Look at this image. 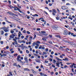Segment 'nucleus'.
Returning <instances> with one entry per match:
<instances>
[{
	"label": "nucleus",
	"mask_w": 76,
	"mask_h": 76,
	"mask_svg": "<svg viewBox=\"0 0 76 76\" xmlns=\"http://www.w3.org/2000/svg\"><path fill=\"white\" fill-rule=\"evenodd\" d=\"M12 37H15V36H16V35H15L14 34H12Z\"/></svg>",
	"instance_id": "52"
},
{
	"label": "nucleus",
	"mask_w": 76,
	"mask_h": 76,
	"mask_svg": "<svg viewBox=\"0 0 76 76\" xmlns=\"http://www.w3.org/2000/svg\"><path fill=\"white\" fill-rule=\"evenodd\" d=\"M31 70H32V72H33V73H37V72L35 71H34V69H32Z\"/></svg>",
	"instance_id": "9"
},
{
	"label": "nucleus",
	"mask_w": 76,
	"mask_h": 76,
	"mask_svg": "<svg viewBox=\"0 0 76 76\" xmlns=\"http://www.w3.org/2000/svg\"><path fill=\"white\" fill-rule=\"evenodd\" d=\"M9 74L10 75H11V76H13V74L12 73V72H9Z\"/></svg>",
	"instance_id": "32"
},
{
	"label": "nucleus",
	"mask_w": 76,
	"mask_h": 76,
	"mask_svg": "<svg viewBox=\"0 0 76 76\" xmlns=\"http://www.w3.org/2000/svg\"><path fill=\"white\" fill-rule=\"evenodd\" d=\"M35 53L36 54H38L39 53V52H38V51H37V50H36V51H35Z\"/></svg>",
	"instance_id": "41"
},
{
	"label": "nucleus",
	"mask_w": 76,
	"mask_h": 76,
	"mask_svg": "<svg viewBox=\"0 0 76 76\" xmlns=\"http://www.w3.org/2000/svg\"><path fill=\"white\" fill-rule=\"evenodd\" d=\"M13 66H17V64L16 63H15L14 64Z\"/></svg>",
	"instance_id": "39"
},
{
	"label": "nucleus",
	"mask_w": 76,
	"mask_h": 76,
	"mask_svg": "<svg viewBox=\"0 0 76 76\" xmlns=\"http://www.w3.org/2000/svg\"><path fill=\"white\" fill-rule=\"evenodd\" d=\"M5 20H6V22H8V20H7L6 18H5Z\"/></svg>",
	"instance_id": "43"
},
{
	"label": "nucleus",
	"mask_w": 76,
	"mask_h": 76,
	"mask_svg": "<svg viewBox=\"0 0 76 76\" xmlns=\"http://www.w3.org/2000/svg\"><path fill=\"white\" fill-rule=\"evenodd\" d=\"M24 70H26L27 71H30L29 69H28V68H24Z\"/></svg>",
	"instance_id": "16"
},
{
	"label": "nucleus",
	"mask_w": 76,
	"mask_h": 76,
	"mask_svg": "<svg viewBox=\"0 0 76 76\" xmlns=\"http://www.w3.org/2000/svg\"><path fill=\"white\" fill-rule=\"evenodd\" d=\"M18 34V37H20V34H21V32L20 31H19Z\"/></svg>",
	"instance_id": "13"
},
{
	"label": "nucleus",
	"mask_w": 76,
	"mask_h": 76,
	"mask_svg": "<svg viewBox=\"0 0 76 76\" xmlns=\"http://www.w3.org/2000/svg\"><path fill=\"white\" fill-rule=\"evenodd\" d=\"M22 40H19L18 41V42H19V43H22Z\"/></svg>",
	"instance_id": "29"
},
{
	"label": "nucleus",
	"mask_w": 76,
	"mask_h": 76,
	"mask_svg": "<svg viewBox=\"0 0 76 76\" xmlns=\"http://www.w3.org/2000/svg\"><path fill=\"white\" fill-rule=\"evenodd\" d=\"M24 37V36H22L21 37V38H22V39H23V38H24V37Z\"/></svg>",
	"instance_id": "51"
},
{
	"label": "nucleus",
	"mask_w": 76,
	"mask_h": 76,
	"mask_svg": "<svg viewBox=\"0 0 76 76\" xmlns=\"http://www.w3.org/2000/svg\"><path fill=\"white\" fill-rule=\"evenodd\" d=\"M30 9L31 10H35V9H34L33 7H30Z\"/></svg>",
	"instance_id": "10"
},
{
	"label": "nucleus",
	"mask_w": 76,
	"mask_h": 76,
	"mask_svg": "<svg viewBox=\"0 0 76 76\" xmlns=\"http://www.w3.org/2000/svg\"><path fill=\"white\" fill-rule=\"evenodd\" d=\"M37 42V43H38V44H40V42L39 41H37L36 42Z\"/></svg>",
	"instance_id": "49"
},
{
	"label": "nucleus",
	"mask_w": 76,
	"mask_h": 76,
	"mask_svg": "<svg viewBox=\"0 0 76 76\" xmlns=\"http://www.w3.org/2000/svg\"><path fill=\"white\" fill-rule=\"evenodd\" d=\"M56 37H58V38H61L60 36L59 35H56Z\"/></svg>",
	"instance_id": "24"
},
{
	"label": "nucleus",
	"mask_w": 76,
	"mask_h": 76,
	"mask_svg": "<svg viewBox=\"0 0 76 76\" xmlns=\"http://www.w3.org/2000/svg\"><path fill=\"white\" fill-rule=\"evenodd\" d=\"M1 29H3L5 32H8L9 31V29L5 27H1Z\"/></svg>",
	"instance_id": "1"
},
{
	"label": "nucleus",
	"mask_w": 76,
	"mask_h": 76,
	"mask_svg": "<svg viewBox=\"0 0 76 76\" xmlns=\"http://www.w3.org/2000/svg\"><path fill=\"white\" fill-rule=\"evenodd\" d=\"M39 49H42V50H44L45 49V48L42 46H40L39 47Z\"/></svg>",
	"instance_id": "7"
},
{
	"label": "nucleus",
	"mask_w": 76,
	"mask_h": 76,
	"mask_svg": "<svg viewBox=\"0 0 76 76\" xmlns=\"http://www.w3.org/2000/svg\"><path fill=\"white\" fill-rule=\"evenodd\" d=\"M22 43H23V44H25V41L24 40H22Z\"/></svg>",
	"instance_id": "33"
},
{
	"label": "nucleus",
	"mask_w": 76,
	"mask_h": 76,
	"mask_svg": "<svg viewBox=\"0 0 76 76\" xmlns=\"http://www.w3.org/2000/svg\"><path fill=\"white\" fill-rule=\"evenodd\" d=\"M50 73H51V75H53L54 74V72H52Z\"/></svg>",
	"instance_id": "62"
},
{
	"label": "nucleus",
	"mask_w": 76,
	"mask_h": 76,
	"mask_svg": "<svg viewBox=\"0 0 76 76\" xmlns=\"http://www.w3.org/2000/svg\"><path fill=\"white\" fill-rule=\"evenodd\" d=\"M26 32L28 34H30V32L29 31H27Z\"/></svg>",
	"instance_id": "38"
},
{
	"label": "nucleus",
	"mask_w": 76,
	"mask_h": 76,
	"mask_svg": "<svg viewBox=\"0 0 76 76\" xmlns=\"http://www.w3.org/2000/svg\"><path fill=\"white\" fill-rule=\"evenodd\" d=\"M61 9L63 10H66L68 9V8L66 6H64L61 7Z\"/></svg>",
	"instance_id": "3"
},
{
	"label": "nucleus",
	"mask_w": 76,
	"mask_h": 76,
	"mask_svg": "<svg viewBox=\"0 0 76 76\" xmlns=\"http://www.w3.org/2000/svg\"><path fill=\"white\" fill-rule=\"evenodd\" d=\"M29 39H31L32 40V37H30L29 38Z\"/></svg>",
	"instance_id": "50"
},
{
	"label": "nucleus",
	"mask_w": 76,
	"mask_h": 76,
	"mask_svg": "<svg viewBox=\"0 0 76 76\" xmlns=\"http://www.w3.org/2000/svg\"><path fill=\"white\" fill-rule=\"evenodd\" d=\"M20 55L18 56L17 57V60H18L19 59H20Z\"/></svg>",
	"instance_id": "17"
},
{
	"label": "nucleus",
	"mask_w": 76,
	"mask_h": 76,
	"mask_svg": "<svg viewBox=\"0 0 76 76\" xmlns=\"http://www.w3.org/2000/svg\"><path fill=\"white\" fill-rule=\"evenodd\" d=\"M50 60V61H53V59L51 58H49Z\"/></svg>",
	"instance_id": "53"
},
{
	"label": "nucleus",
	"mask_w": 76,
	"mask_h": 76,
	"mask_svg": "<svg viewBox=\"0 0 76 76\" xmlns=\"http://www.w3.org/2000/svg\"><path fill=\"white\" fill-rule=\"evenodd\" d=\"M66 67H68V66H67V65H65V66H64V68H66Z\"/></svg>",
	"instance_id": "48"
},
{
	"label": "nucleus",
	"mask_w": 76,
	"mask_h": 76,
	"mask_svg": "<svg viewBox=\"0 0 76 76\" xmlns=\"http://www.w3.org/2000/svg\"><path fill=\"white\" fill-rule=\"evenodd\" d=\"M70 67L71 68H73V65H71L70 66Z\"/></svg>",
	"instance_id": "60"
},
{
	"label": "nucleus",
	"mask_w": 76,
	"mask_h": 76,
	"mask_svg": "<svg viewBox=\"0 0 76 76\" xmlns=\"http://www.w3.org/2000/svg\"><path fill=\"white\" fill-rule=\"evenodd\" d=\"M36 44L37 47H39V45L37 43H36Z\"/></svg>",
	"instance_id": "31"
},
{
	"label": "nucleus",
	"mask_w": 76,
	"mask_h": 76,
	"mask_svg": "<svg viewBox=\"0 0 76 76\" xmlns=\"http://www.w3.org/2000/svg\"><path fill=\"white\" fill-rule=\"evenodd\" d=\"M56 65L57 66H58V67H60V66H59V64H60L58 63H56Z\"/></svg>",
	"instance_id": "21"
},
{
	"label": "nucleus",
	"mask_w": 76,
	"mask_h": 76,
	"mask_svg": "<svg viewBox=\"0 0 76 76\" xmlns=\"http://www.w3.org/2000/svg\"><path fill=\"white\" fill-rule=\"evenodd\" d=\"M53 61L54 63H56V60H55V59L53 60Z\"/></svg>",
	"instance_id": "55"
},
{
	"label": "nucleus",
	"mask_w": 76,
	"mask_h": 76,
	"mask_svg": "<svg viewBox=\"0 0 76 76\" xmlns=\"http://www.w3.org/2000/svg\"><path fill=\"white\" fill-rule=\"evenodd\" d=\"M66 5L67 6H70L71 4L69 3H67L66 4Z\"/></svg>",
	"instance_id": "26"
},
{
	"label": "nucleus",
	"mask_w": 76,
	"mask_h": 76,
	"mask_svg": "<svg viewBox=\"0 0 76 76\" xmlns=\"http://www.w3.org/2000/svg\"><path fill=\"white\" fill-rule=\"evenodd\" d=\"M52 28L54 29H55L56 30H57V28H58V27L57 26H53Z\"/></svg>",
	"instance_id": "4"
},
{
	"label": "nucleus",
	"mask_w": 76,
	"mask_h": 76,
	"mask_svg": "<svg viewBox=\"0 0 76 76\" xmlns=\"http://www.w3.org/2000/svg\"><path fill=\"white\" fill-rule=\"evenodd\" d=\"M45 51H46V52H47V51H48V49L47 48L46 49Z\"/></svg>",
	"instance_id": "45"
},
{
	"label": "nucleus",
	"mask_w": 76,
	"mask_h": 76,
	"mask_svg": "<svg viewBox=\"0 0 76 76\" xmlns=\"http://www.w3.org/2000/svg\"><path fill=\"white\" fill-rule=\"evenodd\" d=\"M3 56H4V57H6L7 56V54H4L3 55Z\"/></svg>",
	"instance_id": "42"
},
{
	"label": "nucleus",
	"mask_w": 76,
	"mask_h": 76,
	"mask_svg": "<svg viewBox=\"0 0 76 76\" xmlns=\"http://www.w3.org/2000/svg\"><path fill=\"white\" fill-rule=\"evenodd\" d=\"M17 46L18 47H20V45L18 44H17Z\"/></svg>",
	"instance_id": "28"
},
{
	"label": "nucleus",
	"mask_w": 76,
	"mask_h": 76,
	"mask_svg": "<svg viewBox=\"0 0 76 76\" xmlns=\"http://www.w3.org/2000/svg\"><path fill=\"white\" fill-rule=\"evenodd\" d=\"M10 38H14V37H13V36L12 35H10Z\"/></svg>",
	"instance_id": "18"
},
{
	"label": "nucleus",
	"mask_w": 76,
	"mask_h": 76,
	"mask_svg": "<svg viewBox=\"0 0 76 76\" xmlns=\"http://www.w3.org/2000/svg\"><path fill=\"white\" fill-rule=\"evenodd\" d=\"M23 34H26V30H24L23 31Z\"/></svg>",
	"instance_id": "23"
},
{
	"label": "nucleus",
	"mask_w": 76,
	"mask_h": 76,
	"mask_svg": "<svg viewBox=\"0 0 76 76\" xmlns=\"http://www.w3.org/2000/svg\"><path fill=\"white\" fill-rule=\"evenodd\" d=\"M9 7H10L11 9H12V8H15V7L12 6L11 5H10Z\"/></svg>",
	"instance_id": "22"
},
{
	"label": "nucleus",
	"mask_w": 76,
	"mask_h": 76,
	"mask_svg": "<svg viewBox=\"0 0 76 76\" xmlns=\"http://www.w3.org/2000/svg\"><path fill=\"white\" fill-rule=\"evenodd\" d=\"M2 24H3V25H5L6 24V23H5V22H3L2 23Z\"/></svg>",
	"instance_id": "61"
},
{
	"label": "nucleus",
	"mask_w": 76,
	"mask_h": 76,
	"mask_svg": "<svg viewBox=\"0 0 76 76\" xmlns=\"http://www.w3.org/2000/svg\"><path fill=\"white\" fill-rule=\"evenodd\" d=\"M42 40H43L44 41H47V39H45V38H42Z\"/></svg>",
	"instance_id": "44"
},
{
	"label": "nucleus",
	"mask_w": 76,
	"mask_h": 76,
	"mask_svg": "<svg viewBox=\"0 0 76 76\" xmlns=\"http://www.w3.org/2000/svg\"><path fill=\"white\" fill-rule=\"evenodd\" d=\"M18 56V54H17V53L14 54V55H13V56L14 57H15V56Z\"/></svg>",
	"instance_id": "36"
},
{
	"label": "nucleus",
	"mask_w": 76,
	"mask_h": 76,
	"mask_svg": "<svg viewBox=\"0 0 76 76\" xmlns=\"http://www.w3.org/2000/svg\"><path fill=\"white\" fill-rule=\"evenodd\" d=\"M65 58V61H69V58Z\"/></svg>",
	"instance_id": "25"
},
{
	"label": "nucleus",
	"mask_w": 76,
	"mask_h": 76,
	"mask_svg": "<svg viewBox=\"0 0 76 76\" xmlns=\"http://www.w3.org/2000/svg\"><path fill=\"white\" fill-rule=\"evenodd\" d=\"M41 21L42 22H45V20H44V18L41 20Z\"/></svg>",
	"instance_id": "37"
},
{
	"label": "nucleus",
	"mask_w": 76,
	"mask_h": 76,
	"mask_svg": "<svg viewBox=\"0 0 76 76\" xmlns=\"http://www.w3.org/2000/svg\"><path fill=\"white\" fill-rule=\"evenodd\" d=\"M17 61H18V62H20V63H21L22 61H21V60L19 59H17Z\"/></svg>",
	"instance_id": "19"
},
{
	"label": "nucleus",
	"mask_w": 76,
	"mask_h": 76,
	"mask_svg": "<svg viewBox=\"0 0 76 76\" xmlns=\"http://www.w3.org/2000/svg\"><path fill=\"white\" fill-rule=\"evenodd\" d=\"M39 74H40L41 76H44V73H42V72L40 73Z\"/></svg>",
	"instance_id": "12"
},
{
	"label": "nucleus",
	"mask_w": 76,
	"mask_h": 76,
	"mask_svg": "<svg viewBox=\"0 0 76 76\" xmlns=\"http://www.w3.org/2000/svg\"><path fill=\"white\" fill-rule=\"evenodd\" d=\"M48 61H45V63H48Z\"/></svg>",
	"instance_id": "54"
},
{
	"label": "nucleus",
	"mask_w": 76,
	"mask_h": 76,
	"mask_svg": "<svg viewBox=\"0 0 76 76\" xmlns=\"http://www.w3.org/2000/svg\"><path fill=\"white\" fill-rule=\"evenodd\" d=\"M10 32L11 34H13V33H14V31H13V30H11Z\"/></svg>",
	"instance_id": "15"
},
{
	"label": "nucleus",
	"mask_w": 76,
	"mask_h": 76,
	"mask_svg": "<svg viewBox=\"0 0 76 76\" xmlns=\"http://www.w3.org/2000/svg\"><path fill=\"white\" fill-rule=\"evenodd\" d=\"M57 13V11H56V10L55 9H53L52 10V15L53 16H55L56 15V14L55 13Z\"/></svg>",
	"instance_id": "2"
},
{
	"label": "nucleus",
	"mask_w": 76,
	"mask_h": 76,
	"mask_svg": "<svg viewBox=\"0 0 76 76\" xmlns=\"http://www.w3.org/2000/svg\"><path fill=\"white\" fill-rule=\"evenodd\" d=\"M16 8H17V9L19 11L20 10V9H19V8H18V7H16Z\"/></svg>",
	"instance_id": "57"
},
{
	"label": "nucleus",
	"mask_w": 76,
	"mask_h": 76,
	"mask_svg": "<svg viewBox=\"0 0 76 76\" xmlns=\"http://www.w3.org/2000/svg\"><path fill=\"white\" fill-rule=\"evenodd\" d=\"M7 13H9V14H10V15H14V16H16V15L14 14L13 13L11 12H8Z\"/></svg>",
	"instance_id": "6"
},
{
	"label": "nucleus",
	"mask_w": 76,
	"mask_h": 76,
	"mask_svg": "<svg viewBox=\"0 0 76 76\" xmlns=\"http://www.w3.org/2000/svg\"><path fill=\"white\" fill-rule=\"evenodd\" d=\"M51 54H52V55H53V54H54V52L52 51V52H51Z\"/></svg>",
	"instance_id": "59"
},
{
	"label": "nucleus",
	"mask_w": 76,
	"mask_h": 76,
	"mask_svg": "<svg viewBox=\"0 0 76 76\" xmlns=\"http://www.w3.org/2000/svg\"><path fill=\"white\" fill-rule=\"evenodd\" d=\"M73 11H75V8H72L71 9Z\"/></svg>",
	"instance_id": "40"
},
{
	"label": "nucleus",
	"mask_w": 76,
	"mask_h": 76,
	"mask_svg": "<svg viewBox=\"0 0 76 76\" xmlns=\"http://www.w3.org/2000/svg\"><path fill=\"white\" fill-rule=\"evenodd\" d=\"M26 52L28 53H29V51L28 50H26Z\"/></svg>",
	"instance_id": "64"
},
{
	"label": "nucleus",
	"mask_w": 76,
	"mask_h": 76,
	"mask_svg": "<svg viewBox=\"0 0 76 76\" xmlns=\"http://www.w3.org/2000/svg\"><path fill=\"white\" fill-rule=\"evenodd\" d=\"M52 66L53 67H54V68H55V67H56V66H54V65H52Z\"/></svg>",
	"instance_id": "47"
},
{
	"label": "nucleus",
	"mask_w": 76,
	"mask_h": 76,
	"mask_svg": "<svg viewBox=\"0 0 76 76\" xmlns=\"http://www.w3.org/2000/svg\"><path fill=\"white\" fill-rule=\"evenodd\" d=\"M14 43H15V44H17L18 42H17V40H16V41H15Z\"/></svg>",
	"instance_id": "46"
},
{
	"label": "nucleus",
	"mask_w": 76,
	"mask_h": 76,
	"mask_svg": "<svg viewBox=\"0 0 76 76\" xmlns=\"http://www.w3.org/2000/svg\"><path fill=\"white\" fill-rule=\"evenodd\" d=\"M64 34L65 35H67V34H68V32H67V31L65 30L64 32Z\"/></svg>",
	"instance_id": "5"
},
{
	"label": "nucleus",
	"mask_w": 76,
	"mask_h": 76,
	"mask_svg": "<svg viewBox=\"0 0 76 76\" xmlns=\"http://www.w3.org/2000/svg\"><path fill=\"white\" fill-rule=\"evenodd\" d=\"M17 67H19V68H20L21 67V66H20L18 64L17 66Z\"/></svg>",
	"instance_id": "30"
},
{
	"label": "nucleus",
	"mask_w": 76,
	"mask_h": 76,
	"mask_svg": "<svg viewBox=\"0 0 76 76\" xmlns=\"http://www.w3.org/2000/svg\"><path fill=\"white\" fill-rule=\"evenodd\" d=\"M36 61L37 63H40L41 62V61H40V60L39 59H37V60H36Z\"/></svg>",
	"instance_id": "11"
},
{
	"label": "nucleus",
	"mask_w": 76,
	"mask_h": 76,
	"mask_svg": "<svg viewBox=\"0 0 76 76\" xmlns=\"http://www.w3.org/2000/svg\"><path fill=\"white\" fill-rule=\"evenodd\" d=\"M6 53L7 54H9V52H8V51H7L6 52Z\"/></svg>",
	"instance_id": "58"
},
{
	"label": "nucleus",
	"mask_w": 76,
	"mask_h": 76,
	"mask_svg": "<svg viewBox=\"0 0 76 76\" xmlns=\"http://www.w3.org/2000/svg\"><path fill=\"white\" fill-rule=\"evenodd\" d=\"M1 44H3V41H1Z\"/></svg>",
	"instance_id": "63"
},
{
	"label": "nucleus",
	"mask_w": 76,
	"mask_h": 76,
	"mask_svg": "<svg viewBox=\"0 0 76 76\" xmlns=\"http://www.w3.org/2000/svg\"><path fill=\"white\" fill-rule=\"evenodd\" d=\"M1 35H3L4 34V31L3 30L1 31Z\"/></svg>",
	"instance_id": "14"
},
{
	"label": "nucleus",
	"mask_w": 76,
	"mask_h": 76,
	"mask_svg": "<svg viewBox=\"0 0 76 76\" xmlns=\"http://www.w3.org/2000/svg\"><path fill=\"white\" fill-rule=\"evenodd\" d=\"M57 59L58 61H60V58L57 57H55Z\"/></svg>",
	"instance_id": "20"
},
{
	"label": "nucleus",
	"mask_w": 76,
	"mask_h": 76,
	"mask_svg": "<svg viewBox=\"0 0 76 76\" xmlns=\"http://www.w3.org/2000/svg\"><path fill=\"white\" fill-rule=\"evenodd\" d=\"M41 33H42V34H45V33H46L45 31H41Z\"/></svg>",
	"instance_id": "27"
},
{
	"label": "nucleus",
	"mask_w": 76,
	"mask_h": 76,
	"mask_svg": "<svg viewBox=\"0 0 76 76\" xmlns=\"http://www.w3.org/2000/svg\"><path fill=\"white\" fill-rule=\"evenodd\" d=\"M24 60L26 61V63L28 62V59H27V57H24Z\"/></svg>",
	"instance_id": "8"
},
{
	"label": "nucleus",
	"mask_w": 76,
	"mask_h": 76,
	"mask_svg": "<svg viewBox=\"0 0 76 76\" xmlns=\"http://www.w3.org/2000/svg\"><path fill=\"white\" fill-rule=\"evenodd\" d=\"M49 43H50V44H53V42H52L51 41H50L49 42Z\"/></svg>",
	"instance_id": "56"
},
{
	"label": "nucleus",
	"mask_w": 76,
	"mask_h": 76,
	"mask_svg": "<svg viewBox=\"0 0 76 76\" xmlns=\"http://www.w3.org/2000/svg\"><path fill=\"white\" fill-rule=\"evenodd\" d=\"M8 35V33H7L5 34V36H7Z\"/></svg>",
	"instance_id": "35"
},
{
	"label": "nucleus",
	"mask_w": 76,
	"mask_h": 76,
	"mask_svg": "<svg viewBox=\"0 0 76 76\" xmlns=\"http://www.w3.org/2000/svg\"><path fill=\"white\" fill-rule=\"evenodd\" d=\"M43 53L44 54H45V55H46V54H47V53L45 52H43Z\"/></svg>",
	"instance_id": "34"
}]
</instances>
